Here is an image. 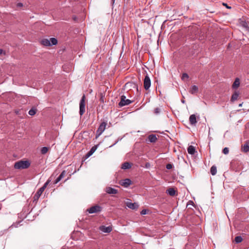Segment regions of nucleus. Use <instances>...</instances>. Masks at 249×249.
<instances>
[{"instance_id":"nucleus-1","label":"nucleus","mask_w":249,"mask_h":249,"mask_svg":"<svg viewBox=\"0 0 249 249\" xmlns=\"http://www.w3.org/2000/svg\"><path fill=\"white\" fill-rule=\"evenodd\" d=\"M30 162L29 160H19L15 162L14 168L16 169H27L30 166Z\"/></svg>"},{"instance_id":"nucleus-2","label":"nucleus","mask_w":249,"mask_h":249,"mask_svg":"<svg viewBox=\"0 0 249 249\" xmlns=\"http://www.w3.org/2000/svg\"><path fill=\"white\" fill-rule=\"evenodd\" d=\"M51 180L48 179L43 185L42 187H41L37 191V192L36 193V194L34 196V201H36L40 197V196L45 189V188L47 187V185L49 184Z\"/></svg>"},{"instance_id":"nucleus-3","label":"nucleus","mask_w":249,"mask_h":249,"mask_svg":"<svg viewBox=\"0 0 249 249\" xmlns=\"http://www.w3.org/2000/svg\"><path fill=\"white\" fill-rule=\"evenodd\" d=\"M85 106H86V96L83 94L80 102L79 104V113L80 115H82L85 112Z\"/></svg>"},{"instance_id":"nucleus-4","label":"nucleus","mask_w":249,"mask_h":249,"mask_svg":"<svg viewBox=\"0 0 249 249\" xmlns=\"http://www.w3.org/2000/svg\"><path fill=\"white\" fill-rule=\"evenodd\" d=\"M107 123L105 122H102L99 125L98 129L97 130L96 132V138L99 137L105 131L106 126H107Z\"/></svg>"},{"instance_id":"nucleus-5","label":"nucleus","mask_w":249,"mask_h":249,"mask_svg":"<svg viewBox=\"0 0 249 249\" xmlns=\"http://www.w3.org/2000/svg\"><path fill=\"white\" fill-rule=\"evenodd\" d=\"M133 101L129 99H127L126 96L124 95H122L121 97V101L119 103V106L122 107L128 105L132 103Z\"/></svg>"},{"instance_id":"nucleus-6","label":"nucleus","mask_w":249,"mask_h":249,"mask_svg":"<svg viewBox=\"0 0 249 249\" xmlns=\"http://www.w3.org/2000/svg\"><path fill=\"white\" fill-rule=\"evenodd\" d=\"M102 207L99 205H95L91 207L87 210V211L89 213H96L100 212L102 211Z\"/></svg>"},{"instance_id":"nucleus-7","label":"nucleus","mask_w":249,"mask_h":249,"mask_svg":"<svg viewBox=\"0 0 249 249\" xmlns=\"http://www.w3.org/2000/svg\"><path fill=\"white\" fill-rule=\"evenodd\" d=\"M151 82L150 77L146 74L144 77L143 81V86L145 90H148L151 86Z\"/></svg>"},{"instance_id":"nucleus-8","label":"nucleus","mask_w":249,"mask_h":249,"mask_svg":"<svg viewBox=\"0 0 249 249\" xmlns=\"http://www.w3.org/2000/svg\"><path fill=\"white\" fill-rule=\"evenodd\" d=\"M120 184L122 186L127 188L132 183L131 180L129 178H125L120 181Z\"/></svg>"},{"instance_id":"nucleus-9","label":"nucleus","mask_w":249,"mask_h":249,"mask_svg":"<svg viewBox=\"0 0 249 249\" xmlns=\"http://www.w3.org/2000/svg\"><path fill=\"white\" fill-rule=\"evenodd\" d=\"M99 230L103 232L109 233L112 231V227L110 226H101L99 227Z\"/></svg>"},{"instance_id":"nucleus-10","label":"nucleus","mask_w":249,"mask_h":249,"mask_svg":"<svg viewBox=\"0 0 249 249\" xmlns=\"http://www.w3.org/2000/svg\"><path fill=\"white\" fill-rule=\"evenodd\" d=\"M106 192L110 195H114L118 193L117 190L110 187H107L106 188Z\"/></svg>"},{"instance_id":"nucleus-11","label":"nucleus","mask_w":249,"mask_h":249,"mask_svg":"<svg viewBox=\"0 0 249 249\" xmlns=\"http://www.w3.org/2000/svg\"><path fill=\"white\" fill-rule=\"evenodd\" d=\"M66 174L67 173L66 171H63L61 174L54 180L53 183L57 184L58 182H59L62 178H64V177H65Z\"/></svg>"},{"instance_id":"nucleus-12","label":"nucleus","mask_w":249,"mask_h":249,"mask_svg":"<svg viewBox=\"0 0 249 249\" xmlns=\"http://www.w3.org/2000/svg\"><path fill=\"white\" fill-rule=\"evenodd\" d=\"M126 206L130 209L135 210L138 208V204L137 203H132L131 202H127Z\"/></svg>"},{"instance_id":"nucleus-13","label":"nucleus","mask_w":249,"mask_h":249,"mask_svg":"<svg viewBox=\"0 0 249 249\" xmlns=\"http://www.w3.org/2000/svg\"><path fill=\"white\" fill-rule=\"evenodd\" d=\"M190 124L191 125H196L197 123L196 116L195 114H192L189 117Z\"/></svg>"},{"instance_id":"nucleus-14","label":"nucleus","mask_w":249,"mask_h":249,"mask_svg":"<svg viewBox=\"0 0 249 249\" xmlns=\"http://www.w3.org/2000/svg\"><path fill=\"white\" fill-rule=\"evenodd\" d=\"M148 140L150 142H155L157 140L156 135L155 134H151L148 137Z\"/></svg>"},{"instance_id":"nucleus-15","label":"nucleus","mask_w":249,"mask_h":249,"mask_svg":"<svg viewBox=\"0 0 249 249\" xmlns=\"http://www.w3.org/2000/svg\"><path fill=\"white\" fill-rule=\"evenodd\" d=\"M239 85L240 79L238 78H236L232 84V88L233 89H236L239 87Z\"/></svg>"},{"instance_id":"nucleus-16","label":"nucleus","mask_w":249,"mask_h":249,"mask_svg":"<svg viewBox=\"0 0 249 249\" xmlns=\"http://www.w3.org/2000/svg\"><path fill=\"white\" fill-rule=\"evenodd\" d=\"M187 151L189 154L193 155L196 153V149L194 146L190 145L187 148Z\"/></svg>"},{"instance_id":"nucleus-17","label":"nucleus","mask_w":249,"mask_h":249,"mask_svg":"<svg viewBox=\"0 0 249 249\" xmlns=\"http://www.w3.org/2000/svg\"><path fill=\"white\" fill-rule=\"evenodd\" d=\"M198 91V87L196 85L192 86L190 90V92L192 94H194L196 93H197Z\"/></svg>"},{"instance_id":"nucleus-18","label":"nucleus","mask_w":249,"mask_h":249,"mask_svg":"<svg viewBox=\"0 0 249 249\" xmlns=\"http://www.w3.org/2000/svg\"><path fill=\"white\" fill-rule=\"evenodd\" d=\"M41 44L44 46H51L50 41L48 39H43L41 41Z\"/></svg>"},{"instance_id":"nucleus-19","label":"nucleus","mask_w":249,"mask_h":249,"mask_svg":"<svg viewBox=\"0 0 249 249\" xmlns=\"http://www.w3.org/2000/svg\"><path fill=\"white\" fill-rule=\"evenodd\" d=\"M166 193L171 196H174L176 195V190L173 188H170L166 190Z\"/></svg>"},{"instance_id":"nucleus-20","label":"nucleus","mask_w":249,"mask_h":249,"mask_svg":"<svg viewBox=\"0 0 249 249\" xmlns=\"http://www.w3.org/2000/svg\"><path fill=\"white\" fill-rule=\"evenodd\" d=\"M131 167V164L129 162H124L122 165V169H124V170L128 169L130 168Z\"/></svg>"},{"instance_id":"nucleus-21","label":"nucleus","mask_w":249,"mask_h":249,"mask_svg":"<svg viewBox=\"0 0 249 249\" xmlns=\"http://www.w3.org/2000/svg\"><path fill=\"white\" fill-rule=\"evenodd\" d=\"M242 150L245 152H247L249 151V142H247L243 146H242Z\"/></svg>"},{"instance_id":"nucleus-22","label":"nucleus","mask_w":249,"mask_h":249,"mask_svg":"<svg viewBox=\"0 0 249 249\" xmlns=\"http://www.w3.org/2000/svg\"><path fill=\"white\" fill-rule=\"evenodd\" d=\"M239 96V93L237 91H235L231 96V101L232 102H234L236 100Z\"/></svg>"},{"instance_id":"nucleus-23","label":"nucleus","mask_w":249,"mask_h":249,"mask_svg":"<svg viewBox=\"0 0 249 249\" xmlns=\"http://www.w3.org/2000/svg\"><path fill=\"white\" fill-rule=\"evenodd\" d=\"M96 149V147H93L90 150V151L86 155V157L87 158L89 157L90 156H91L93 153L95 152V151Z\"/></svg>"},{"instance_id":"nucleus-24","label":"nucleus","mask_w":249,"mask_h":249,"mask_svg":"<svg viewBox=\"0 0 249 249\" xmlns=\"http://www.w3.org/2000/svg\"><path fill=\"white\" fill-rule=\"evenodd\" d=\"M210 172L212 175H213V176L215 175L217 172L216 167L215 166H213L211 168Z\"/></svg>"},{"instance_id":"nucleus-25","label":"nucleus","mask_w":249,"mask_h":249,"mask_svg":"<svg viewBox=\"0 0 249 249\" xmlns=\"http://www.w3.org/2000/svg\"><path fill=\"white\" fill-rule=\"evenodd\" d=\"M37 109L36 108H31L28 112V113L31 116L34 115L36 112Z\"/></svg>"},{"instance_id":"nucleus-26","label":"nucleus","mask_w":249,"mask_h":249,"mask_svg":"<svg viewBox=\"0 0 249 249\" xmlns=\"http://www.w3.org/2000/svg\"><path fill=\"white\" fill-rule=\"evenodd\" d=\"M51 42V44L52 45H55L57 44V40L56 38L52 37L50 38V40H49Z\"/></svg>"},{"instance_id":"nucleus-27","label":"nucleus","mask_w":249,"mask_h":249,"mask_svg":"<svg viewBox=\"0 0 249 249\" xmlns=\"http://www.w3.org/2000/svg\"><path fill=\"white\" fill-rule=\"evenodd\" d=\"M243 240V238L241 236H236L234 241L236 243H241Z\"/></svg>"},{"instance_id":"nucleus-28","label":"nucleus","mask_w":249,"mask_h":249,"mask_svg":"<svg viewBox=\"0 0 249 249\" xmlns=\"http://www.w3.org/2000/svg\"><path fill=\"white\" fill-rule=\"evenodd\" d=\"M48 151V148L47 147H43L41 149V153L42 154H45Z\"/></svg>"},{"instance_id":"nucleus-29","label":"nucleus","mask_w":249,"mask_h":249,"mask_svg":"<svg viewBox=\"0 0 249 249\" xmlns=\"http://www.w3.org/2000/svg\"><path fill=\"white\" fill-rule=\"evenodd\" d=\"M223 153L225 154V155H227L229 153V148L228 147H225L223 149V151H222Z\"/></svg>"},{"instance_id":"nucleus-30","label":"nucleus","mask_w":249,"mask_h":249,"mask_svg":"<svg viewBox=\"0 0 249 249\" xmlns=\"http://www.w3.org/2000/svg\"><path fill=\"white\" fill-rule=\"evenodd\" d=\"M160 112V109L159 107H157L154 109V113L156 114H159Z\"/></svg>"},{"instance_id":"nucleus-31","label":"nucleus","mask_w":249,"mask_h":249,"mask_svg":"<svg viewBox=\"0 0 249 249\" xmlns=\"http://www.w3.org/2000/svg\"><path fill=\"white\" fill-rule=\"evenodd\" d=\"M166 168L168 170L171 169L173 168V165L172 164L168 163L166 165Z\"/></svg>"},{"instance_id":"nucleus-32","label":"nucleus","mask_w":249,"mask_h":249,"mask_svg":"<svg viewBox=\"0 0 249 249\" xmlns=\"http://www.w3.org/2000/svg\"><path fill=\"white\" fill-rule=\"evenodd\" d=\"M188 78H189V76H188V75L187 73H183V74H182V79H185V78H187V79H188Z\"/></svg>"},{"instance_id":"nucleus-33","label":"nucleus","mask_w":249,"mask_h":249,"mask_svg":"<svg viewBox=\"0 0 249 249\" xmlns=\"http://www.w3.org/2000/svg\"><path fill=\"white\" fill-rule=\"evenodd\" d=\"M147 213V210L146 209H143L142 210L141 212V214L142 215H144V214H146Z\"/></svg>"},{"instance_id":"nucleus-34","label":"nucleus","mask_w":249,"mask_h":249,"mask_svg":"<svg viewBox=\"0 0 249 249\" xmlns=\"http://www.w3.org/2000/svg\"><path fill=\"white\" fill-rule=\"evenodd\" d=\"M242 25H243V26L244 27H245V28H247V29L249 28V27H248V24H247L246 22H244V23L242 24Z\"/></svg>"},{"instance_id":"nucleus-35","label":"nucleus","mask_w":249,"mask_h":249,"mask_svg":"<svg viewBox=\"0 0 249 249\" xmlns=\"http://www.w3.org/2000/svg\"><path fill=\"white\" fill-rule=\"evenodd\" d=\"M17 6L18 7H21L23 6V4L21 2H18L17 4Z\"/></svg>"},{"instance_id":"nucleus-36","label":"nucleus","mask_w":249,"mask_h":249,"mask_svg":"<svg viewBox=\"0 0 249 249\" xmlns=\"http://www.w3.org/2000/svg\"><path fill=\"white\" fill-rule=\"evenodd\" d=\"M2 54H3L4 55H5V52L2 49H0V55H1Z\"/></svg>"},{"instance_id":"nucleus-37","label":"nucleus","mask_w":249,"mask_h":249,"mask_svg":"<svg viewBox=\"0 0 249 249\" xmlns=\"http://www.w3.org/2000/svg\"><path fill=\"white\" fill-rule=\"evenodd\" d=\"M150 166V163L147 162V163H145V167L146 168H149Z\"/></svg>"},{"instance_id":"nucleus-38","label":"nucleus","mask_w":249,"mask_h":249,"mask_svg":"<svg viewBox=\"0 0 249 249\" xmlns=\"http://www.w3.org/2000/svg\"><path fill=\"white\" fill-rule=\"evenodd\" d=\"M223 5H224V6H226L227 8H228V9H230V8H231V7L230 6H229L227 5V3H223Z\"/></svg>"},{"instance_id":"nucleus-39","label":"nucleus","mask_w":249,"mask_h":249,"mask_svg":"<svg viewBox=\"0 0 249 249\" xmlns=\"http://www.w3.org/2000/svg\"><path fill=\"white\" fill-rule=\"evenodd\" d=\"M115 0H111V2L112 5L114 4V3L115 2Z\"/></svg>"},{"instance_id":"nucleus-40","label":"nucleus","mask_w":249,"mask_h":249,"mask_svg":"<svg viewBox=\"0 0 249 249\" xmlns=\"http://www.w3.org/2000/svg\"><path fill=\"white\" fill-rule=\"evenodd\" d=\"M188 203H189L188 204V205H189V204H193V202L192 201H189L188 202Z\"/></svg>"},{"instance_id":"nucleus-41","label":"nucleus","mask_w":249,"mask_h":249,"mask_svg":"<svg viewBox=\"0 0 249 249\" xmlns=\"http://www.w3.org/2000/svg\"><path fill=\"white\" fill-rule=\"evenodd\" d=\"M73 19L74 20L76 21V19H77V18L76 16H74L73 17Z\"/></svg>"},{"instance_id":"nucleus-42","label":"nucleus","mask_w":249,"mask_h":249,"mask_svg":"<svg viewBox=\"0 0 249 249\" xmlns=\"http://www.w3.org/2000/svg\"><path fill=\"white\" fill-rule=\"evenodd\" d=\"M118 141H116L113 144H112V145L110 146L109 147H112V146L115 145L117 143Z\"/></svg>"},{"instance_id":"nucleus-43","label":"nucleus","mask_w":249,"mask_h":249,"mask_svg":"<svg viewBox=\"0 0 249 249\" xmlns=\"http://www.w3.org/2000/svg\"><path fill=\"white\" fill-rule=\"evenodd\" d=\"M15 113H16L17 114H19V110H16V111H15Z\"/></svg>"},{"instance_id":"nucleus-44","label":"nucleus","mask_w":249,"mask_h":249,"mask_svg":"<svg viewBox=\"0 0 249 249\" xmlns=\"http://www.w3.org/2000/svg\"><path fill=\"white\" fill-rule=\"evenodd\" d=\"M181 102H182V103H185V101H184V100H181Z\"/></svg>"},{"instance_id":"nucleus-45","label":"nucleus","mask_w":249,"mask_h":249,"mask_svg":"<svg viewBox=\"0 0 249 249\" xmlns=\"http://www.w3.org/2000/svg\"><path fill=\"white\" fill-rule=\"evenodd\" d=\"M242 106V104L239 105V106Z\"/></svg>"}]
</instances>
